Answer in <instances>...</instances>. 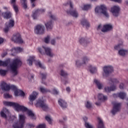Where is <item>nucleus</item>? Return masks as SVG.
<instances>
[{
	"mask_svg": "<svg viewBox=\"0 0 128 128\" xmlns=\"http://www.w3.org/2000/svg\"><path fill=\"white\" fill-rule=\"evenodd\" d=\"M0 88L3 92H8L10 90H14L15 96H24V92L22 90H20L16 88V86L14 85L10 86L7 84L6 82H2L0 85Z\"/></svg>",
	"mask_w": 128,
	"mask_h": 128,
	"instance_id": "1",
	"label": "nucleus"
},
{
	"mask_svg": "<svg viewBox=\"0 0 128 128\" xmlns=\"http://www.w3.org/2000/svg\"><path fill=\"white\" fill-rule=\"evenodd\" d=\"M3 104L6 106H12L16 112H28V108L26 107L20 106L16 102L4 101Z\"/></svg>",
	"mask_w": 128,
	"mask_h": 128,
	"instance_id": "2",
	"label": "nucleus"
},
{
	"mask_svg": "<svg viewBox=\"0 0 128 128\" xmlns=\"http://www.w3.org/2000/svg\"><path fill=\"white\" fill-rule=\"evenodd\" d=\"M22 64L20 60L16 58L14 60L11 64H10V68L12 73L14 74V76L18 74V70H16L22 66Z\"/></svg>",
	"mask_w": 128,
	"mask_h": 128,
	"instance_id": "3",
	"label": "nucleus"
},
{
	"mask_svg": "<svg viewBox=\"0 0 128 128\" xmlns=\"http://www.w3.org/2000/svg\"><path fill=\"white\" fill-rule=\"evenodd\" d=\"M26 122V116L23 114L19 116V121L12 125L13 128H23Z\"/></svg>",
	"mask_w": 128,
	"mask_h": 128,
	"instance_id": "4",
	"label": "nucleus"
},
{
	"mask_svg": "<svg viewBox=\"0 0 128 128\" xmlns=\"http://www.w3.org/2000/svg\"><path fill=\"white\" fill-rule=\"evenodd\" d=\"M100 12L101 14H104V16L106 18H109L110 15L108 12V8L105 5H101L100 6H97L95 8V12L96 14H98V12Z\"/></svg>",
	"mask_w": 128,
	"mask_h": 128,
	"instance_id": "5",
	"label": "nucleus"
},
{
	"mask_svg": "<svg viewBox=\"0 0 128 128\" xmlns=\"http://www.w3.org/2000/svg\"><path fill=\"white\" fill-rule=\"evenodd\" d=\"M66 4H69L70 8V10L66 11L68 14H70V16H74V18H78V13L76 10V9H74V5L72 4V2L70 0H68Z\"/></svg>",
	"mask_w": 128,
	"mask_h": 128,
	"instance_id": "6",
	"label": "nucleus"
},
{
	"mask_svg": "<svg viewBox=\"0 0 128 128\" xmlns=\"http://www.w3.org/2000/svg\"><path fill=\"white\" fill-rule=\"evenodd\" d=\"M38 50L41 54H46L50 58H52L54 56V54L52 52V49L50 48L42 46V48H38Z\"/></svg>",
	"mask_w": 128,
	"mask_h": 128,
	"instance_id": "7",
	"label": "nucleus"
},
{
	"mask_svg": "<svg viewBox=\"0 0 128 128\" xmlns=\"http://www.w3.org/2000/svg\"><path fill=\"white\" fill-rule=\"evenodd\" d=\"M36 106V108H42V110L45 112L48 110V106L46 103L44 102V100L42 99H38L37 100Z\"/></svg>",
	"mask_w": 128,
	"mask_h": 128,
	"instance_id": "8",
	"label": "nucleus"
},
{
	"mask_svg": "<svg viewBox=\"0 0 128 128\" xmlns=\"http://www.w3.org/2000/svg\"><path fill=\"white\" fill-rule=\"evenodd\" d=\"M34 56H30L29 59L27 60L28 62V64L29 66H32V62H34L36 66H38L40 68H44V66H42V62H40V60H34Z\"/></svg>",
	"mask_w": 128,
	"mask_h": 128,
	"instance_id": "9",
	"label": "nucleus"
},
{
	"mask_svg": "<svg viewBox=\"0 0 128 128\" xmlns=\"http://www.w3.org/2000/svg\"><path fill=\"white\" fill-rule=\"evenodd\" d=\"M113 108L111 111L112 114L114 116L116 112H118L120 111V108H122V104L118 103V102H114L112 103Z\"/></svg>",
	"mask_w": 128,
	"mask_h": 128,
	"instance_id": "10",
	"label": "nucleus"
},
{
	"mask_svg": "<svg viewBox=\"0 0 128 128\" xmlns=\"http://www.w3.org/2000/svg\"><path fill=\"white\" fill-rule=\"evenodd\" d=\"M103 70L104 72L103 74L104 76H108L110 74L114 72V68L110 66H104L103 68Z\"/></svg>",
	"mask_w": 128,
	"mask_h": 128,
	"instance_id": "11",
	"label": "nucleus"
},
{
	"mask_svg": "<svg viewBox=\"0 0 128 128\" xmlns=\"http://www.w3.org/2000/svg\"><path fill=\"white\" fill-rule=\"evenodd\" d=\"M12 40L14 42H16V44H24V40L22 38L20 33L14 34L12 38Z\"/></svg>",
	"mask_w": 128,
	"mask_h": 128,
	"instance_id": "12",
	"label": "nucleus"
},
{
	"mask_svg": "<svg viewBox=\"0 0 128 128\" xmlns=\"http://www.w3.org/2000/svg\"><path fill=\"white\" fill-rule=\"evenodd\" d=\"M88 62H90V58L85 56L82 58V62L78 60H76V64L78 68H80V66H82V64H86Z\"/></svg>",
	"mask_w": 128,
	"mask_h": 128,
	"instance_id": "13",
	"label": "nucleus"
},
{
	"mask_svg": "<svg viewBox=\"0 0 128 128\" xmlns=\"http://www.w3.org/2000/svg\"><path fill=\"white\" fill-rule=\"evenodd\" d=\"M44 12V9L36 10L32 12V18H33L34 20H38V16L39 14H41Z\"/></svg>",
	"mask_w": 128,
	"mask_h": 128,
	"instance_id": "14",
	"label": "nucleus"
},
{
	"mask_svg": "<svg viewBox=\"0 0 128 128\" xmlns=\"http://www.w3.org/2000/svg\"><path fill=\"white\" fill-rule=\"evenodd\" d=\"M36 34H42L44 33V26L42 25H37L34 30Z\"/></svg>",
	"mask_w": 128,
	"mask_h": 128,
	"instance_id": "15",
	"label": "nucleus"
},
{
	"mask_svg": "<svg viewBox=\"0 0 128 128\" xmlns=\"http://www.w3.org/2000/svg\"><path fill=\"white\" fill-rule=\"evenodd\" d=\"M14 26V20H10L9 22H6V26L4 28V32L6 34L8 32V30H10V28H13Z\"/></svg>",
	"mask_w": 128,
	"mask_h": 128,
	"instance_id": "16",
	"label": "nucleus"
},
{
	"mask_svg": "<svg viewBox=\"0 0 128 128\" xmlns=\"http://www.w3.org/2000/svg\"><path fill=\"white\" fill-rule=\"evenodd\" d=\"M120 6H114L111 8L110 12L114 16H118L120 14Z\"/></svg>",
	"mask_w": 128,
	"mask_h": 128,
	"instance_id": "17",
	"label": "nucleus"
},
{
	"mask_svg": "<svg viewBox=\"0 0 128 128\" xmlns=\"http://www.w3.org/2000/svg\"><path fill=\"white\" fill-rule=\"evenodd\" d=\"M114 27L112 24H106L103 26V28L102 29V32H110L112 30Z\"/></svg>",
	"mask_w": 128,
	"mask_h": 128,
	"instance_id": "18",
	"label": "nucleus"
},
{
	"mask_svg": "<svg viewBox=\"0 0 128 128\" xmlns=\"http://www.w3.org/2000/svg\"><path fill=\"white\" fill-rule=\"evenodd\" d=\"M58 104L62 108H68V103L64 99L60 98L58 100Z\"/></svg>",
	"mask_w": 128,
	"mask_h": 128,
	"instance_id": "19",
	"label": "nucleus"
},
{
	"mask_svg": "<svg viewBox=\"0 0 128 128\" xmlns=\"http://www.w3.org/2000/svg\"><path fill=\"white\" fill-rule=\"evenodd\" d=\"M10 4L16 14H18V6L16 4V0H10Z\"/></svg>",
	"mask_w": 128,
	"mask_h": 128,
	"instance_id": "20",
	"label": "nucleus"
},
{
	"mask_svg": "<svg viewBox=\"0 0 128 128\" xmlns=\"http://www.w3.org/2000/svg\"><path fill=\"white\" fill-rule=\"evenodd\" d=\"M126 94L122 92L116 94H113L114 98H120L122 100H124V98H126Z\"/></svg>",
	"mask_w": 128,
	"mask_h": 128,
	"instance_id": "21",
	"label": "nucleus"
},
{
	"mask_svg": "<svg viewBox=\"0 0 128 128\" xmlns=\"http://www.w3.org/2000/svg\"><path fill=\"white\" fill-rule=\"evenodd\" d=\"M116 90V85L112 86L110 87L106 86L104 88V91L106 92H114Z\"/></svg>",
	"mask_w": 128,
	"mask_h": 128,
	"instance_id": "22",
	"label": "nucleus"
},
{
	"mask_svg": "<svg viewBox=\"0 0 128 128\" xmlns=\"http://www.w3.org/2000/svg\"><path fill=\"white\" fill-rule=\"evenodd\" d=\"M8 64H10V59H8L4 62L0 60V66H8Z\"/></svg>",
	"mask_w": 128,
	"mask_h": 128,
	"instance_id": "23",
	"label": "nucleus"
},
{
	"mask_svg": "<svg viewBox=\"0 0 128 128\" xmlns=\"http://www.w3.org/2000/svg\"><path fill=\"white\" fill-rule=\"evenodd\" d=\"M38 92H33L32 94L30 96L29 100L30 102H34V100H36Z\"/></svg>",
	"mask_w": 128,
	"mask_h": 128,
	"instance_id": "24",
	"label": "nucleus"
},
{
	"mask_svg": "<svg viewBox=\"0 0 128 128\" xmlns=\"http://www.w3.org/2000/svg\"><path fill=\"white\" fill-rule=\"evenodd\" d=\"M45 26L47 30H50L52 28V22L50 20L45 24Z\"/></svg>",
	"mask_w": 128,
	"mask_h": 128,
	"instance_id": "25",
	"label": "nucleus"
},
{
	"mask_svg": "<svg viewBox=\"0 0 128 128\" xmlns=\"http://www.w3.org/2000/svg\"><path fill=\"white\" fill-rule=\"evenodd\" d=\"M81 24H82L83 26H86L87 28H90V22L86 19H83L81 21Z\"/></svg>",
	"mask_w": 128,
	"mask_h": 128,
	"instance_id": "26",
	"label": "nucleus"
},
{
	"mask_svg": "<svg viewBox=\"0 0 128 128\" xmlns=\"http://www.w3.org/2000/svg\"><path fill=\"white\" fill-rule=\"evenodd\" d=\"M98 100H102V102H104V100H108V96H104V94H98Z\"/></svg>",
	"mask_w": 128,
	"mask_h": 128,
	"instance_id": "27",
	"label": "nucleus"
},
{
	"mask_svg": "<svg viewBox=\"0 0 128 128\" xmlns=\"http://www.w3.org/2000/svg\"><path fill=\"white\" fill-rule=\"evenodd\" d=\"M98 128H104V122L100 118H98Z\"/></svg>",
	"mask_w": 128,
	"mask_h": 128,
	"instance_id": "28",
	"label": "nucleus"
},
{
	"mask_svg": "<svg viewBox=\"0 0 128 128\" xmlns=\"http://www.w3.org/2000/svg\"><path fill=\"white\" fill-rule=\"evenodd\" d=\"M108 80L110 84H116L119 82L118 80L116 78H110Z\"/></svg>",
	"mask_w": 128,
	"mask_h": 128,
	"instance_id": "29",
	"label": "nucleus"
},
{
	"mask_svg": "<svg viewBox=\"0 0 128 128\" xmlns=\"http://www.w3.org/2000/svg\"><path fill=\"white\" fill-rule=\"evenodd\" d=\"M118 54L120 56H126V54H128V50L124 49H121L119 50Z\"/></svg>",
	"mask_w": 128,
	"mask_h": 128,
	"instance_id": "30",
	"label": "nucleus"
},
{
	"mask_svg": "<svg viewBox=\"0 0 128 128\" xmlns=\"http://www.w3.org/2000/svg\"><path fill=\"white\" fill-rule=\"evenodd\" d=\"M94 82L96 84L98 90H102V84H101L100 80L95 79L94 80Z\"/></svg>",
	"mask_w": 128,
	"mask_h": 128,
	"instance_id": "31",
	"label": "nucleus"
},
{
	"mask_svg": "<svg viewBox=\"0 0 128 128\" xmlns=\"http://www.w3.org/2000/svg\"><path fill=\"white\" fill-rule=\"evenodd\" d=\"M40 76L42 77V83L44 84H46V82H44V80H46V73H40Z\"/></svg>",
	"mask_w": 128,
	"mask_h": 128,
	"instance_id": "32",
	"label": "nucleus"
},
{
	"mask_svg": "<svg viewBox=\"0 0 128 128\" xmlns=\"http://www.w3.org/2000/svg\"><path fill=\"white\" fill-rule=\"evenodd\" d=\"M83 120H84V122H85V126L86 128H93L92 126L90 124L86 122V121L88 120V118L86 117H84L83 118Z\"/></svg>",
	"mask_w": 128,
	"mask_h": 128,
	"instance_id": "33",
	"label": "nucleus"
},
{
	"mask_svg": "<svg viewBox=\"0 0 128 128\" xmlns=\"http://www.w3.org/2000/svg\"><path fill=\"white\" fill-rule=\"evenodd\" d=\"M39 90L42 92V94H46V92H50V90L46 89V88H44L42 86H40V90Z\"/></svg>",
	"mask_w": 128,
	"mask_h": 128,
	"instance_id": "34",
	"label": "nucleus"
},
{
	"mask_svg": "<svg viewBox=\"0 0 128 128\" xmlns=\"http://www.w3.org/2000/svg\"><path fill=\"white\" fill-rule=\"evenodd\" d=\"M6 74H8V70H0V76H5Z\"/></svg>",
	"mask_w": 128,
	"mask_h": 128,
	"instance_id": "35",
	"label": "nucleus"
},
{
	"mask_svg": "<svg viewBox=\"0 0 128 128\" xmlns=\"http://www.w3.org/2000/svg\"><path fill=\"white\" fill-rule=\"evenodd\" d=\"M89 68L91 74H94L96 72V67H92V65L90 66Z\"/></svg>",
	"mask_w": 128,
	"mask_h": 128,
	"instance_id": "36",
	"label": "nucleus"
},
{
	"mask_svg": "<svg viewBox=\"0 0 128 128\" xmlns=\"http://www.w3.org/2000/svg\"><path fill=\"white\" fill-rule=\"evenodd\" d=\"M4 18H12V14L10 12H6L4 13Z\"/></svg>",
	"mask_w": 128,
	"mask_h": 128,
	"instance_id": "37",
	"label": "nucleus"
},
{
	"mask_svg": "<svg viewBox=\"0 0 128 128\" xmlns=\"http://www.w3.org/2000/svg\"><path fill=\"white\" fill-rule=\"evenodd\" d=\"M60 75L62 76H63V78H66L67 76H68V74L66 71L61 70L60 72Z\"/></svg>",
	"mask_w": 128,
	"mask_h": 128,
	"instance_id": "38",
	"label": "nucleus"
},
{
	"mask_svg": "<svg viewBox=\"0 0 128 128\" xmlns=\"http://www.w3.org/2000/svg\"><path fill=\"white\" fill-rule=\"evenodd\" d=\"M28 116H31L34 120H36L34 114V113H32V112L31 110L28 111Z\"/></svg>",
	"mask_w": 128,
	"mask_h": 128,
	"instance_id": "39",
	"label": "nucleus"
},
{
	"mask_svg": "<svg viewBox=\"0 0 128 128\" xmlns=\"http://www.w3.org/2000/svg\"><path fill=\"white\" fill-rule=\"evenodd\" d=\"M13 50H14L16 52H22V48L20 47L14 48Z\"/></svg>",
	"mask_w": 128,
	"mask_h": 128,
	"instance_id": "40",
	"label": "nucleus"
},
{
	"mask_svg": "<svg viewBox=\"0 0 128 128\" xmlns=\"http://www.w3.org/2000/svg\"><path fill=\"white\" fill-rule=\"evenodd\" d=\"M90 8H91L90 4H86L84 6V7L82 8V10H90Z\"/></svg>",
	"mask_w": 128,
	"mask_h": 128,
	"instance_id": "41",
	"label": "nucleus"
},
{
	"mask_svg": "<svg viewBox=\"0 0 128 128\" xmlns=\"http://www.w3.org/2000/svg\"><path fill=\"white\" fill-rule=\"evenodd\" d=\"M23 2V8L26 10V8H28V4L26 3V0H22Z\"/></svg>",
	"mask_w": 128,
	"mask_h": 128,
	"instance_id": "42",
	"label": "nucleus"
},
{
	"mask_svg": "<svg viewBox=\"0 0 128 128\" xmlns=\"http://www.w3.org/2000/svg\"><path fill=\"white\" fill-rule=\"evenodd\" d=\"M46 120H47V122H48L50 124H52V119L50 118L48 116H46Z\"/></svg>",
	"mask_w": 128,
	"mask_h": 128,
	"instance_id": "43",
	"label": "nucleus"
},
{
	"mask_svg": "<svg viewBox=\"0 0 128 128\" xmlns=\"http://www.w3.org/2000/svg\"><path fill=\"white\" fill-rule=\"evenodd\" d=\"M86 106L87 108H92V104L90 102L87 101L86 104Z\"/></svg>",
	"mask_w": 128,
	"mask_h": 128,
	"instance_id": "44",
	"label": "nucleus"
},
{
	"mask_svg": "<svg viewBox=\"0 0 128 128\" xmlns=\"http://www.w3.org/2000/svg\"><path fill=\"white\" fill-rule=\"evenodd\" d=\"M0 114L2 118H6V114H4V111H1V112H0Z\"/></svg>",
	"mask_w": 128,
	"mask_h": 128,
	"instance_id": "45",
	"label": "nucleus"
},
{
	"mask_svg": "<svg viewBox=\"0 0 128 128\" xmlns=\"http://www.w3.org/2000/svg\"><path fill=\"white\" fill-rule=\"evenodd\" d=\"M79 42L81 44H84V42H86V39L84 38H81L80 39Z\"/></svg>",
	"mask_w": 128,
	"mask_h": 128,
	"instance_id": "46",
	"label": "nucleus"
},
{
	"mask_svg": "<svg viewBox=\"0 0 128 128\" xmlns=\"http://www.w3.org/2000/svg\"><path fill=\"white\" fill-rule=\"evenodd\" d=\"M4 97L5 98H12V96L10 95L9 94L6 93L4 94Z\"/></svg>",
	"mask_w": 128,
	"mask_h": 128,
	"instance_id": "47",
	"label": "nucleus"
},
{
	"mask_svg": "<svg viewBox=\"0 0 128 128\" xmlns=\"http://www.w3.org/2000/svg\"><path fill=\"white\" fill-rule=\"evenodd\" d=\"M49 16L50 17V18H52V20H56V16L52 14V12H49Z\"/></svg>",
	"mask_w": 128,
	"mask_h": 128,
	"instance_id": "48",
	"label": "nucleus"
},
{
	"mask_svg": "<svg viewBox=\"0 0 128 128\" xmlns=\"http://www.w3.org/2000/svg\"><path fill=\"white\" fill-rule=\"evenodd\" d=\"M49 42H50V36H47V37L46 38L44 39V42H46V44H48Z\"/></svg>",
	"mask_w": 128,
	"mask_h": 128,
	"instance_id": "49",
	"label": "nucleus"
},
{
	"mask_svg": "<svg viewBox=\"0 0 128 128\" xmlns=\"http://www.w3.org/2000/svg\"><path fill=\"white\" fill-rule=\"evenodd\" d=\"M37 128H46V124H40L38 126H37Z\"/></svg>",
	"mask_w": 128,
	"mask_h": 128,
	"instance_id": "50",
	"label": "nucleus"
},
{
	"mask_svg": "<svg viewBox=\"0 0 128 128\" xmlns=\"http://www.w3.org/2000/svg\"><path fill=\"white\" fill-rule=\"evenodd\" d=\"M53 93L54 94H58V90H56V89L53 90Z\"/></svg>",
	"mask_w": 128,
	"mask_h": 128,
	"instance_id": "51",
	"label": "nucleus"
},
{
	"mask_svg": "<svg viewBox=\"0 0 128 128\" xmlns=\"http://www.w3.org/2000/svg\"><path fill=\"white\" fill-rule=\"evenodd\" d=\"M6 54H8V52H4L3 54H2L1 56L2 58H4L6 56Z\"/></svg>",
	"mask_w": 128,
	"mask_h": 128,
	"instance_id": "52",
	"label": "nucleus"
},
{
	"mask_svg": "<svg viewBox=\"0 0 128 128\" xmlns=\"http://www.w3.org/2000/svg\"><path fill=\"white\" fill-rule=\"evenodd\" d=\"M124 84L121 83L120 86H119V88L120 90H122L124 88Z\"/></svg>",
	"mask_w": 128,
	"mask_h": 128,
	"instance_id": "53",
	"label": "nucleus"
},
{
	"mask_svg": "<svg viewBox=\"0 0 128 128\" xmlns=\"http://www.w3.org/2000/svg\"><path fill=\"white\" fill-rule=\"evenodd\" d=\"M112 2H118L119 4L122 2V0H111Z\"/></svg>",
	"mask_w": 128,
	"mask_h": 128,
	"instance_id": "54",
	"label": "nucleus"
},
{
	"mask_svg": "<svg viewBox=\"0 0 128 128\" xmlns=\"http://www.w3.org/2000/svg\"><path fill=\"white\" fill-rule=\"evenodd\" d=\"M32 8H34L36 6V3L34 2H31Z\"/></svg>",
	"mask_w": 128,
	"mask_h": 128,
	"instance_id": "55",
	"label": "nucleus"
},
{
	"mask_svg": "<svg viewBox=\"0 0 128 128\" xmlns=\"http://www.w3.org/2000/svg\"><path fill=\"white\" fill-rule=\"evenodd\" d=\"M28 126H30V128H34V125L33 124H28Z\"/></svg>",
	"mask_w": 128,
	"mask_h": 128,
	"instance_id": "56",
	"label": "nucleus"
},
{
	"mask_svg": "<svg viewBox=\"0 0 128 128\" xmlns=\"http://www.w3.org/2000/svg\"><path fill=\"white\" fill-rule=\"evenodd\" d=\"M66 90L68 92H70V87H68L66 88Z\"/></svg>",
	"mask_w": 128,
	"mask_h": 128,
	"instance_id": "57",
	"label": "nucleus"
},
{
	"mask_svg": "<svg viewBox=\"0 0 128 128\" xmlns=\"http://www.w3.org/2000/svg\"><path fill=\"white\" fill-rule=\"evenodd\" d=\"M4 42V38H0V44H2Z\"/></svg>",
	"mask_w": 128,
	"mask_h": 128,
	"instance_id": "58",
	"label": "nucleus"
},
{
	"mask_svg": "<svg viewBox=\"0 0 128 128\" xmlns=\"http://www.w3.org/2000/svg\"><path fill=\"white\" fill-rule=\"evenodd\" d=\"M51 44H56V40H51Z\"/></svg>",
	"mask_w": 128,
	"mask_h": 128,
	"instance_id": "59",
	"label": "nucleus"
},
{
	"mask_svg": "<svg viewBox=\"0 0 128 128\" xmlns=\"http://www.w3.org/2000/svg\"><path fill=\"white\" fill-rule=\"evenodd\" d=\"M115 50H118L120 48V44L114 46Z\"/></svg>",
	"mask_w": 128,
	"mask_h": 128,
	"instance_id": "60",
	"label": "nucleus"
},
{
	"mask_svg": "<svg viewBox=\"0 0 128 128\" xmlns=\"http://www.w3.org/2000/svg\"><path fill=\"white\" fill-rule=\"evenodd\" d=\"M95 104H96V106H100V102H96Z\"/></svg>",
	"mask_w": 128,
	"mask_h": 128,
	"instance_id": "61",
	"label": "nucleus"
},
{
	"mask_svg": "<svg viewBox=\"0 0 128 128\" xmlns=\"http://www.w3.org/2000/svg\"><path fill=\"white\" fill-rule=\"evenodd\" d=\"M12 118H14L13 122H14V120H16V116H13Z\"/></svg>",
	"mask_w": 128,
	"mask_h": 128,
	"instance_id": "62",
	"label": "nucleus"
},
{
	"mask_svg": "<svg viewBox=\"0 0 128 128\" xmlns=\"http://www.w3.org/2000/svg\"><path fill=\"white\" fill-rule=\"evenodd\" d=\"M100 28H102V25H99L97 28V30H100Z\"/></svg>",
	"mask_w": 128,
	"mask_h": 128,
	"instance_id": "63",
	"label": "nucleus"
},
{
	"mask_svg": "<svg viewBox=\"0 0 128 128\" xmlns=\"http://www.w3.org/2000/svg\"><path fill=\"white\" fill-rule=\"evenodd\" d=\"M36 0H30L31 2H34Z\"/></svg>",
	"mask_w": 128,
	"mask_h": 128,
	"instance_id": "64",
	"label": "nucleus"
}]
</instances>
